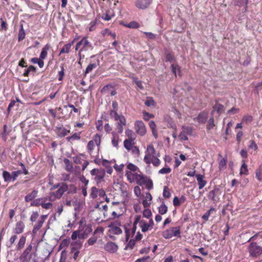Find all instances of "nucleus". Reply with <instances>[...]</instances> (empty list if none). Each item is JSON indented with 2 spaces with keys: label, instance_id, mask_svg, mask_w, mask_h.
<instances>
[{
  "label": "nucleus",
  "instance_id": "72a5a7b5",
  "mask_svg": "<svg viewBox=\"0 0 262 262\" xmlns=\"http://www.w3.org/2000/svg\"><path fill=\"white\" fill-rule=\"evenodd\" d=\"M72 246V251L71 252H74V250H79L81 247L82 243L80 241H76L73 242L71 244Z\"/></svg>",
  "mask_w": 262,
  "mask_h": 262
},
{
  "label": "nucleus",
  "instance_id": "a18cd8bd",
  "mask_svg": "<svg viewBox=\"0 0 262 262\" xmlns=\"http://www.w3.org/2000/svg\"><path fill=\"white\" fill-rule=\"evenodd\" d=\"M124 26L128 28L136 29L139 28V24L135 21L130 22L128 24H125Z\"/></svg>",
  "mask_w": 262,
  "mask_h": 262
},
{
  "label": "nucleus",
  "instance_id": "7c9ffc66",
  "mask_svg": "<svg viewBox=\"0 0 262 262\" xmlns=\"http://www.w3.org/2000/svg\"><path fill=\"white\" fill-rule=\"evenodd\" d=\"M227 165V158H223L219 160V168L220 171L226 169Z\"/></svg>",
  "mask_w": 262,
  "mask_h": 262
},
{
  "label": "nucleus",
  "instance_id": "cd10ccee",
  "mask_svg": "<svg viewBox=\"0 0 262 262\" xmlns=\"http://www.w3.org/2000/svg\"><path fill=\"white\" fill-rule=\"evenodd\" d=\"M119 140V135L115 132L112 133V144L113 146L117 148L118 147V142Z\"/></svg>",
  "mask_w": 262,
  "mask_h": 262
},
{
  "label": "nucleus",
  "instance_id": "0e129e2a",
  "mask_svg": "<svg viewBox=\"0 0 262 262\" xmlns=\"http://www.w3.org/2000/svg\"><path fill=\"white\" fill-rule=\"evenodd\" d=\"M127 168L128 169L130 170V171L135 172L138 169V168L135 165L132 163H129L127 165Z\"/></svg>",
  "mask_w": 262,
  "mask_h": 262
},
{
  "label": "nucleus",
  "instance_id": "79ce46f5",
  "mask_svg": "<svg viewBox=\"0 0 262 262\" xmlns=\"http://www.w3.org/2000/svg\"><path fill=\"white\" fill-rule=\"evenodd\" d=\"M98 189L96 187H93L91 188L90 196L91 198L94 199H96L98 195Z\"/></svg>",
  "mask_w": 262,
  "mask_h": 262
},
{
  "label": "nucleus",
  "instance_id": "39448f33",
  "mask_svg": "<svg viewBox=\"0 0 262 262\" xmlns=\"http://www.w3.org/2000/svg\"><path fill=\"white\" fill-rule=\"evenodd\" d=\"M250 255L253 257H257L262 254V246L256 242L250 244L248 248Z\"/></svg>",
  "mask_w": 262,
  "mask_h": 262
},
{
  "label": "nucleus",
  "instance_id": "37998d69",
  "mask_svg": "<svg viewBox=\"0 0 262 262\" xmlns=\"http://www.w3.org/2000/svg\"><path fill=\"white\" fill-rule=\"evenodd\" d=\"M97 66V64L96 63H93L89 64L86 67L84 74L85 75L88 74L90 72L93 71L94 69H95Z\"/></svg>",
  "mask_w": 262,
  "mask_h": 262
},
{
  "label": "nucleus",
  "instance_id": "a19ab883",
  "mask_svg": "<svg viewBox=\"0 0 262 262\" xmlns=\"http://www.w3.org/2000/svg\"><path fill=\"white\" fill-rule=\"evenodd\" d=\"M167 210V207L163 202L158 208V211L160 214H164L166 213Z\"/></svg>",
  "mask_w": 262,
  "mask_h": 262
},
{
  "label": "nucleus",
  "instance_id": "864d4df0",
  "mask_svg": "<svg viewBox=\"0 0 262 262\" xmlns=\"http://www.w3.org/2000/svg\"><path fill=\"white\" fill-rule=\"evenodd\" d=\"M253 118L251 116L247 115L244 116L242 122L246 124H249L252 121Z\"/></svg>",
  "mask_w": 262,
  "mask_h": 262
},
{
  "label": "nucleus",
  "instance_id": "dca6fc26",
  "mask_svg": "<svg viewBox=\"0 0 262 262\" xmlns=\"http://www.w3.org/2000/svg\"><path fill=\"white\" fill-rule=\"evenodd\" d=\"M152 199V195L149 192H147L145 193L144 199L142 202V204L144 208H148L150 206Z\"/></svg>",
  "mask_w": 262,
  "mask_h": 262
},
{
  "label": "nucleus",
  "instance_id": "412c9836",
  "mask_svg": "<svg viewBox=\"0 0 262 262\" xmlns=\"http://www.w3.org/2000/svg\"><path fill=\"white\" fill-rule=\"evenodd\" d=\"M82 226L80 225L78 230L75 231L73 232L71 235V238L72 240H76L77 237L79 239H84V236L83 234H82L80 232L83 231L82 229Z\"/></svg>",
  "mask_w": 262,
  "mask_h": 262
},
{
  "label": "nucleus",
  "instance_id": "09e8293b",
  "mask_svg": "<svg viewBox=\"0 0 262 262\" xmlns=\"http://www.w3.org/2000/svg\"><path fill=\"white\" fill-rule=\"evenodd\" d=\"M114 16V15L113 13H111L110 11H108L102 16V18L105 20L108 21L111 20Z\"/></svg>",
  "mask_w": 262,
  "mask_h": 262
},
{
  "label": "nucleus",
  "instance_id": "c03bdc74",
  "mask_svg": "<svg viewBox=\"0 0 262 262\" xmlns=\"http://www.w3.org/2000/svg\"><path fill=\"white\" fill-rule=\"evenodd\" d=\"M144 103L147 106H155L156 105V102L153 98L150 97H147Z\"/></svg>",
  "mask_w": 262,
  "mask_h": 262
},
{
  "label": "nucleus",
  "instance_id": "680f3d73",
  "mask_svg": "<svg viewBox=\"0 0 262 262\" xmlns=\"http://www.w3.org/2000/svg\"><path fill=\"white\" fill-rule=\"evenodd\" d=\"M170 172H171V168H169V167H164V168H163L161 169L160 170H159L158 172H159V174H164L169 173Z\"/></svg>",
  "mask_w": 262,
  "mask_h": 262
},
{
  "label": "nucleus",
  "instance_id": "20e7f679",
  "mask_svg": "<svg viewBox=\"0 0 262 262\" xmlns=\"http://www.w3.org/2000/svg\"><path fill=\"white\" fill-rule=\"evenodd\" d=\"M92 49V44L89 41L86 37H83L81 40L78 41L75 46V50L79 51L78 56L81 59L82 52ZM84 56H83V58Z\"/></svg>",
  "mask_w": 262,
  "mask_h": 262
},
{
  "label": "nucleus",
  "instance_id": "ea45409f",
  "mask_svg": "<svg viewBox=\"0 0 262 262\" xmlns=\"http://www.w3.org/2000/svg\"><path fill=\"white\" fill-rule=\"evenodd\" d=\"M243 164L240 169V174L247 175L248 174V170L247 168V165L246 164L244 161L243 162Z\"/></svg>",
  "mask_w": 262,
  "mask_h": 262
},
{
  "label": "nucleus",
  "instance_id": "49530a36",
  "mask_svg": "<svg viewBox=\"0 0 262 262\" xmlns=\"http://www.w3.org/2000/svg\"><path fill=\"white\" fill-rule=\"evenodd\" d=\"M80 133H75L72 136L67 137V140L69 141L71 140H79L80 139Z\"/></svg>",
  "mask_w": 262,
  "mask_h": 262
},
{
  "label": "nucleus",
  "instance_id": "c85d7f7f",
  "mask_svg": "<svg viewBox=\"0 0 262 262\" xmlns=\"http://www.w3.org/2000/svg\"><path fill=\"white\" fill-rule=\"evenodd\" d=\"M50 48V45L49 44H47L45 46V47L42 49L41 53L40 54V58L45 59L48 55V51L49 50Z\"/></svg>",
  "mask_w": 262,
  "mask_h": 262
},
{
  "label": "nucleus",
  "instance_id": "f3484780",
  "mask_svg": "<svg viewBox=\"0 0 262 262\" xmlns=\"http://www.w3.org/2000/svg\"><path fill=\"white\" fill-rule=\"evenodd\" d=\"M208 119V113L203 112L199 114L198 117L194 118L193 120L197 121L200 123H205Z\"/></svg>",
  "mask_w": 262,
  "mask_h": 262
},
{
  "label": "nucleus",
  "instance_id": "c9c22d12",
  "mask_svg": "<svg viewBox=\"0 0 262 262\" xmlns=\"http://www.w3.org/2000/svg\"><path fill=\"white\" fill-rule=\"evenodd\" d=\"M69 133H70V130H68L64 127H60L58 130V135L59 137H63L66 136Z\"/></svg>",
  "mask_w": 262,
  "mask_h": 262
},
{
  "label": "nucleus",
  "instance_id": "393cba45",
  "mask_svg": "<svg viewBox=\"0 0 262 262\" xmlns=\"http://www.w3.org/2000/svg\"><path fill=\"white\" fill-rule=\"evenodd\" d=\"M134 139H125L124 141V146L128 151H130L134 144Z\"/></svg>",
  "mask_w": 262,
  "mask_h": 262
},
{
  "label": "nucleus",
  "instance_id": "4be33fe9",
  "mask_svg": "<svg viewBox=\"0 0 262 262\" xmlns=\"http://www.w3.org/2000/svg\"><path fill=\"white\" fill-rule=\"evenodd\" d=\"M101 92L104 94H110L112 96H114L116 94V91L113 89V87L111 85H106L104 86L102 89Z\"/></svg>",
  "mask_w": 262,
  "mask_h": 262
},
{
  "label": "nucleus",
  "instance_id": "0eeeda50",
  "mask_svg": "<svg viewBox=\"0 0 262 262\" xmlns=\"http://www.w3.org/2000/svg\"><path fill=\"white\" fill-rule=\"evenodd\" d=\"M90 173L92 176H94V179L97 182V184H99L103 180L105 174V171L103 169L94 168L91 170Z\"/></svg>",
  "mask_w": 262,
  "mask_h": 262
},
{
  "label": "nucleus",
  "instance_id": "f8f14e48",
  "mask_svg": "<svg viewBox=\"0 0 262 262\" xmlns=\"http://www.w3.org/2000/svg\"><path fill=\"white\" fill-rule=\"evenodd\" d=\"M32 249V244H29L25 250L24 251L22 254L19 257L21 262H29V259L28 258V256Z\"/></svg>",
  "mask_w": 262,
  "mask_h": 262
},
{
  "label": "nucleus",
  "instance_id": "f257e3e1",
  "mask_svg": "<svg viewBox=\"0 0 262 262\" xmlns=\"http://www.w3.org/2000/svg\"><path fill=\"white\" fill-rule=\"evenodd\" d=\"M138 224H139L141 231L143 232H146L150 230L153 228L154 222L152 219H150L148 221H147L142 219L141 215H136L135 216L133 227L130 229H125L126 241L128 240L130 235H135L137 229V225Z\"/></svg>",
  "mask_w": 262,
  "mask_h": 262
},
{
  "label": "nucleus",
  "instance_id": "1a4fd4ad",
  "mask_svg": "<svg viewBox=\"0 0 262 262\" xmlns=\"http://www.w3.org/2000/svg\"><path fill=\"white\" fill-rule=\"evenodd\" d=\"M110 115L112 117L117 121V124L126 125V121L125 117L122 115H119L116 111H111Z\"/></svg>",
  "mask_w": 262,
  "mask_h": 262
},
{
  "label": "nucleus",
  "instance_id": "338daca9",
  "mask_svg": "<svg viewBox=\"0 0 262 262\" xmlns=\"http://www.w3.org/2000/svg\"><path fill=\"white\" fill-rule=\"evenodd\" d=\"M92 141H94V143L97 145V146H99L100 144V142H101V138H100V136L98 135V134H96L94 138H93V140Z\"/></svg>",
  "mask_w": 262,
  "mask_h": 262
},
{
  "label": "nucleus",
  "instance_id": "423d86ee",
  "mask_svg": "<svg viewBox=\"0 0 262 262\" xmlns=\"http://www.w3.org/2000/svg\"><path fill=\"white\" fill-rule=\"evenodd\" d=\"M162 235L165 239H169L173 236L181 237L180 228L179 227H171L164 231Z\"/></svg>",
  "mask_w": 262,
  "mask_h": 262
},
{
  "label": "nucleus",
  "instance_id": "58836bf2",
  "mask_svg": "<svg viewBox=\"0 0 262 262\" xmlns=\"http://www.w3.org/2000/svg\"><path fill=\"white\" fill-rule=\"evenodd\" d=\"M36 71V68L33 66H30L27 69L25 70L24 75L28 76L31 73H34Z\"/></svg>",
  "mask_w": 262,
  "mask_h": 262
},
{
  "label": "nucleus",
  "instance_id": "de8ad7c7",
  "mask_svg": "<svg viewBox=\"0 0 262 262\" xmlns=\"http://www.w3.org/2000/svg\"><path fill=\"white\" fill-rule=\"evenodd\" d=\"M143 215L145 217L150 220L151 219V217L152 216V213L150 209L146 208H144V210L143 211Z\"/></svg>",
  "mask_w": 262,
  "mask_h": 262
},
{
  "label": "nucleus",
  "instance_id": "a878e982",
  "mask_svg": "<svg viewBox=\"0 0 262 262\" xmlns=\"http://www.w3.org/2000/svg\"><path fill=\"white\" fill-rule=\"evenodd\" d=\"M26 242V236L25 235H22L20 237L18 242L16 246V249L18 250H20L22 249Z\"/></svg>",
  "mask_w": 262,
  "mask_h": 262
},
{
  "label": "nucleus",
  "instance_id": "8fccbe9b",
  "mask_svg": "<svg viewBox=\"0 0 262 262\" xmlns=\"http://www.w3.org/2000/svg\"><path fill=\"white\" fill-rule=\"evenodd\" d=\"M143 185H145V187L148 190H150V189H152V188H153V183H152V180L148 178L147 179V180H146V181L145 182V184H144Z\"/></svg>",
  "mask_w": 262,
  "mask_h": 262
},
{
  "label": "nucleus",
  "instance_id": "c756f323",
  "mask_svg": "<svg viewBox=\"0 0 262 262\" xmlns=\"http://www.w3.org/2000/svg\"><path fill=\"white\" fill-rule=\"evenodd\" d=\"M37 193V190H34L31 193L27 194L25 198L26 202H29L30 201L33 200L36 197Z\"/></svg>",
  "mask_w": 262,
  "mask_h": 262
},
{
  "label": "nucleus",
  "instance_id": "4468645a",
  "mask_svg": "<svg viewBox=\"0 0 262 262\" xmlns=\"http://www.w3.org/2000/svg\"><path fill=\"white\" fill-rule=\"evenodd\" d=\"M47 215H42L40 216V219L37 221L36 224L34 226L32 233L33 234H35L42 227L45 220L46 219Z\"/></svg>",
  "mask_w": 262,
  "mask_h": 262
},
{
  "label": "nucleus",
  "instance_id": "052dcab7",
  "mask_svg": "<svg viewBox=\"0 0 262 262\" xmlns=\"http://www.w3.org/2000/svg\"><path fill=\"white\" fill-rule=\"evenodd\" d=\"M214 209L211 207L209 210H208L203 216L202 219L205 221H207L209 219L211 212L214 211Z\"/></svg>",
  "mask_w": 262,
  "mask_h": 262
},
{
  "label": "nucleus",
  "instance_id": "bb28decb",
  "mask_svg": "<svg viewBox=\"0 0 262 262\" xmlns=\"http://www.w3.org/2000/svg\"><path fill=\"white\" fill-rule=\"evenodd\" d=\"M75 39H74L71 42L64 45L62 48L61 49L59 55H61L62 53H68L70 52V50L73 45Z\"/></svg>",
  "mask_w": 262,
  "mask_h": 262
},
{
  "label": "nucleus",
  "instance_id": "e2e57ef3",
  "mask_svg": "<svg viewBox=\"0 0 262 262\" xmlns=\"http://www.w3.org/2000/svg\"><path fill=\"white\" fill-rule=\"evenodd\" d=\"M17 238V236L16 235V234H14L13 235H12L10 238H9V245H7L8 247H10L12 244H13L15 242V241H16V239Z\"/></svg>",
  "mask_w": 262,
  "mask_h": 262
},
{
  "label": "nucleus",
  "instance_id": "2eb2a0df",
  "mask_svg": "<svg viewBox=\"0 0 262 262\" xmlns=\"http://www.w3.org/2000/svg\"><path fill=\"white\" fill-rule=\"evenodd\" d=\"M25 227V224L21 221L16 223L15 227L13 229V233L15 234H19L22 233Z\"/></svg>",
  "mask_w": 262,
  "mask_h": 262
},
{
  "label": "nucleus",
  "instance_id": "5fc2aeb1",
  "mask_svg": "<svg viewBox=\"0 0 262 262\" xmlns=\"http://www.w3.org/2000/svg\"><path fill=\"white\" fill-rule=\"evenodd\" d=\"M64 162L66 165V169L69 171H72L73 170V166L70 161L68 159H65Z\"/></svg>",
  "mask_w": 262,
  "mask_h": 262
},
{
  "label": "nucleus",
  "instance_id": "6ab92c4d",
  "mask_svg": "<svg viewBox=\"0 0 262 262\" xmlns=\"http://www.w3.org/2000/svg\"><path fill=\"white\" fill-rule=\"evenodd\" d=\"M195 177L198 183L199 188L202 189L207 184V181L204 179L205 177L204 175L200 174H196Z\"/></svg>",
  "mask_w": 262,
  "mask_h": 262
},
{
  "label": "nucleus",
  "instance_id": "aec40b11",
  "mask_svg": "<svg viewBox=\"0 0 262 262\" xmlns=\"http://www.w3.org/2000/svg\"><path fill=\"white\" fill-rule=\"evenodd\" d=\"M219 194H220L219 189L215 188L209 192L208 197L209 199L211 200L214 202H217V196L219 195Z\"/></svg>",
  "mask_w": 262,
  "mask_h": 262
},
{
  "label": "nucleus",
  "instance_id": "e433bc0d",
  "mask_svg": "<svg viewBox=\"0 0 262 262\" xmlns=\"http://www.w3.org/2000/svg\"><path fill=\"white\" fill-rule=\"evenodd\" d=\"M213 111H216L219 114H221L224 111V106L221 104L216 103L213 107Z\"/></svg>",
  "mask_w": 262,
  "mask_h": 262
},
{
  "label": "nucleus",
  "instance_id": "6e6d98bb",
  "mask_svg": "<svg viewBox=\"0 0 262 262\" xmlns=\"http://www.w3.org/2000/svg\"><path fill=\"white\" fill-rule=\"evenodd\" d=\"M250 142V144L248 146L249 149L253 150V151H256L258 147L255 142L253 140H251Z\"/></svg>",
  "mask_w": 262,
  "mask_h": 262
},
{
  "label": "nucleus",
  "instance_id": "4d7b16f0",
  "mask_svg": "<svg viewBox=\"0 0 262 262\" xmlns=\"http://www.w3.org/2000/svg\"><path fill=\"white\" fill-rule=\"evenodd\" d=\"M215 126L214 119L213 118H211L209 119L208 124L207 126V128L208 130H210L213 128Z\"/></svg>",
  "mask_w": 262,
  "mask_h": 262
},
{
  "label": "nucleus",
  "instance_id": "9d476101",
  "mask_svg": "<svg viewBox=\"0 0 262 262\" xmlns=\"http://www.w3.org/2000/svg\"><path fill=\"white\" fill-rule=\"evenodd\" d=\"M135 129L136 133L143 136L146 133V129L144 123L142 121H136L135 123Z\"/></svg>",
  "mask_w": 262,
  "mask_h": 262
},
{
  "label": "nucleus",
  "instance_id": "6e6552de",
  "mask_svg": "<svg viewBox=\"0 0 262 262\" xmlns=\"http://www.w3.org/2000/svg\"><path fill=\"white\" fill-rule=\"evenodd\" d=\"M121 224L119 221H115L112 222L108 226V231L110 233L114 234H120L122 231L120 228Z\"/></svg>",
  "mask_w": 262,
  "mask_h": 262
},
{
  "label": "nucleus",
  "instance_id": "4c0bfd02",
  "mask_svg": "<svg viewBox=\"0 0 262 262\" xmlns=\"http://www.w3.org/2000/svg\"><path fill=\"white\" fill-rule=\"evenodd\" d=\"M3 177L4 178V181L6 182H8L12 181L11 174H10L8 171L5 170L3 171Z\"/></svg>",
  "mask_w": 262,
  "mask_h": 262
},
{
  "label": "nucleus",
  "instance_id": "603ef678",
  "mask_svg": "<svg viewBox=\"0 0 262 262\" xmlns=\"http://www.w3.org/2000/svg\"><path fill=\"white\" fill-rule=\"evenodd\" d=\"M166 61L173 63L175 62L176 58L172 54L168 53L166 55Z\"/></svg>",
  "mask_w": 262,
  "mask_h": 262
},
{
  "label": "nucleus",
  "instance_id": "f03ea898",
  "mask_svg": "<svg viewBox=\"0 0 262 262\" xmlns=\"http://www.w3.org/2000/svg\"><path fill=\"white\" fill-rule=\"evenodd\" d=\"M143 160L146 164L149 165L151 163L155 167L160 165L161 162L158 158L159 154H156V150L152 144H150L147 146Z\"/></svg>",
  "mask_w": 262,
  "mask_h": 262
},
{
  "label": "nucleus",
  "instance_id": "2f4dec72",
  "mask_svg": "<svg viewBox=\"0 0 262 262\" xmlns=\"http://www.w3.org/2000/svg\"><path fill=\"white\" fill-rule=\"evenodd\" d=\"M134 235H130L129 237L132 236L133 237L134 236ZM129 238L130 237H129V239L127 241H126V242H128V243L127 244L126 246H125V250L132 249L135 246V240L134 238L129 239ZM125 241H126V239H125Z\"/></svg>",
  "mask_w": 262,
  "mask_h": 262
},
{
  "label": "nucleus",
  "instance_id": "bf43d9fd",
  "mask_svg": "<svg viewBox=\"0 0 262 262\" xmlns=\"http://www.w3.org/2000/svg\"><path fill=\"white\" fill-rule=\"evenodd\" d=\"M95 144L94 143V141L91 140L88 142L87 148H88V151L90 154H91V152H92V151L94 149V147L95 146Z\"/></svg>",
  "mask_w": 262,
  "mask_h": 262
},
{
  "label": "nucleus",
  "instance_id": "7ed1b4c3",
  "mask_svg": "<svg viewBox=\"0 0 262 262\" xmlns=\"http://www.w3.org/2000/svg\"><path fill=\"white\" fill-rule=\"evenodd\" d=\"M54 188H58V189L56 192H51L49 193V199L51 202L54 201L57 199L60 198L68 189V185L63 183L54 185Z\"/></svg>",
  "mask_w": 262,
  "mask_h": 262
},
{
  "label": "nucleus",
  "instance_id": "473e14b6",
  "mask_svg": "<svg viewBox=\"0 0 262 262\" xmlns=\"http://www.w3.org/2000/svg\"><path fill=\"white\" fill-rule=\"evenodd\" d=\"M148 178L147 177L144 176L143 174H140L139 175L137 180L136 181L137 184L140 186H142L145 184V182L147 179Z\"/></svg>",
  "mask_w": 262,
  "mask_h": 262
},
{
  "label": "nucleus",
  "instance_id": "69168bd1",
  "mask_svg": "<svg viewBox=\"0 0 262 262\" xmlns=\"http://www.w3.org/2000/svg\"><path fill=\"white\" fill-rule=\"evenodd\" d=\"M67 252L66 250H63L60 254V262H66L67 259Z\"/></svg>",
  "mask_w": 262,
  "mask_h": 262
},
{
  "label": "nucleus",
  "instance_id": "9b49d317",
  "mask_svg": "<svg viewBox=\"0 0 262 262\" xmlns=\"http://www.w3.org/2000/svg\"><path fill=\"white\" fill-rule=\"evenodd\" d=\"M152 2V0H137L135 5L138 9L145 10L149 7Z\"/></svg>",
  "mask_w": 262,
  "mask_h": 262
},
{
  "label": "nucleus",
  "instance_id": "ddd939ff",
  "mask_svg": "<svg viewBox=\"0 0 262 262\" xmlns=\"http://www.w3.org/2000/svg\"><path fill=\"white\" fill-rule=\"evenodd\" d=\"M104 249L109 253H114L117 252L118 247L115 243L109 242L104 245Z\"/></svg>",
  "mask_w": 262,
  "mask_h": 262
},
{
  "label": "nucleus",
  "instance_id": "f704fd0d",
  "mask_svg": "<svg viewBox=\"0 0 262 262\" xmlns=\"http://www.w3.org/2000/svg\"><path fill=\"white\" fill-rule=\"evenodd\" d=\"M255 177L258 181H262V164L256 170Z\"/></svg>",
  "mask_w": 262,
  "mask_h": 262
},
{
  "label": "nucleus",
  "instance_id": "774afa93",
  "mask_svg": "<svg viewBox=\"0 0 262 262\" xmlns=\"http://www.w3.org/2000/svg\"><path fill=\"white\" fill-rule=\"evenodd\" d=\"M21 173V171L20 170H17L13 171L11 174V177H12V181H14L18 175Z\"/></svg>",
  "mask_w": 262,
  "mask_h": 262
},
{
  "label": "nucleus",
  "instance_id": "a211bd4d",
  "mask_svg": "<svg viewBox=\"0 0 262 262\" xmlns=\"http://www.w3.org/2000/svg\"><path fill=\"white\" fill-rule=\"evenodd\" d=\"M125 175L127 177V180L129 182L134 183L135 182H136L139 174L135 172L127 171L126 172Z\"/></svg>",
  "mask_w": 262,
  "mask_h": 262
},
{
  "label": "nucleus",
  "instance_id": "13d9d810",
  "mask_svg": "<svg viewBox=\"0 0 262 262\" xmlns=\"http://www.w3.org/2000/svg\"><path fill=\"white\" fill-rule=\"evenodd\" d=\"M125 133L126 136H127L129 138L128 139H135V138L134 137V133L132 130L127 128L125 130Z\"/></svg>",
  "mask_w": 262,
  "mask_h": 262
},
{
  "label": "nucleus",
  "instance_id": "3c124183",
  "mask_svg": "<svg viewBox=\"0 0 262 262\" xmlns=\"http://www.w3.org/2000/svg\"><path fill=\"white\" fill-rule=\"evenodd\" d=\"M163 196L164 198L168 199L171 196V193L167 186H164L163 192Z\"/></svg>",
  "mask_w": 262,
  "mask_h": 262
},
{
  "label": "nucleus",
  "instance_id": "b1692460",
  "mask_svg": "<svg viewBox=\"0 0 262 262\" xmlns=\"http://www.w3.org/2000/svg\"><path fill=\"white\" fill-rule=\"evenodd\" d=\"M82 226V229H83V231H81L80 232L82 234H83V235L84 236V238L88 236V235L92 232V229L90 226L86 225V224H84L83 225H82V222H80V225Z\"/></svg>",
  "mask_w": 262,
  "mask_h": 262
},
{
  "label": "nucleus",
  "instance_id": "5701e85b",
  "mask_svg": "<svg viewBox=\"0 0 262 262\" xmlns=\"http://www.w3.org/2000/svg\"><path fill=\"white\" fill-rule=\"evenodd\" d=\"M171 68L172 73L174 74L176 76H177V75L179 76H181V68L178 64L175 63H173L171 65Z\"/></svg>",
  "mask_w": 262,
  "mask_h": 262
}]
</instances>
